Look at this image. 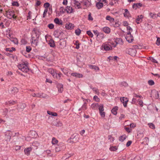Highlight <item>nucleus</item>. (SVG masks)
<instances>
[{
    "mask_svg": "<svg viewBox=\"0 0 160 160\" xmlns=\"http://www.w3.org/2000/svg\"><path fill=\"white\" fill-rule=\"evenodd\" d=\"M100 114L102 117L104 118L105 117V112L103 111H100L99 112Z\"/></svg>",
    "mask_w": 160,
    "mask_h": 160,
    "instance_id": "nucleus-49",
    "label": "nucleus"
},
{
    "mask_svg": "<svg viewBox=\"0 0 160 160\" xmlns=\"http://www.w3.org/2000/svg\"><path fill=\"white\" fill-rule=\"evenodd\" d=\"M18 88L16 87H14L12 88L10 91H9V93L10 94H15L18 92Z\"/></svg>",
    "mask_w": 160,
    "mask_h": 160,
    "instance_id": "nucleus-13",
    "label": "nucleus"
},
{
    "mask_svg": "<svg viewBox=\"0 0 160 160\" xmlns=\"http://www.w3.org/2000/svg\"><path fill=\"white\" fill-rule=\"evenodd\" d=\"M62 75V74L61 73H59L57 74V76H55V78H56L57 79H60Z\"/></svg>",
    "mask_w": 160,
    "mask_h": 160,
    "instance_id": "nucleus-52",
    "label": "nucleus"
},
{
    "mask_svg": "<svg viewBox=\"0 0 160 160\" xmlns=\"http://www.w3.org/2000/svg\"><path fill=\"white\" fill-rule=\"evenodd\" d=\"M98 106V103H93L92 104L91 107L93 109L95 110L96 109L95 108H97Z\"/></svg>",
    "mask_w": 160,
    "mask_h": 160,
    "instance_id": "nucleus-39",
    "label": "nucleus"
},
{
    "mask_svg": "<svg viewBox=\"0 0 160 160\" xmlns=\"http://www.w3.org/2000/svg\"><path fill=\"white\" fill-rule=\"evenodd\" d=\"M89 67L90 68L94 69L95 71H98L99 70L98 67L95 65H89Z\"/></svg>",
    "mask_w": 160,
    "mask_h": 160,
    "instance_id": "nucleus-23",
    "label": "nucleus"
},
{
    "mask_svg": "<svg viewBox=\"0 0 160 160\" xmlns=\"http://www.w3.org/2000/svg\"><path fill=\"white\" fill-rule=\"evenodd\" d=\"M98 109L99 110V112L100 111H104V107L103 105L102 104H100L98 106Z\"/></svg>",
    "mask_w": 160,
    "mask_h": 160,
    "instance_id": "nucleus-38",
    "label": "nucleus"
},
{
    "mask_svg": "<svg viewBox=\"0 0 160 160\" xmlns=\"http://www.w3.org/2000/svg\"><path fill=\"white\" fill-rule=\"evenodd\" d=\"M26 106L25 104L22 103L20 105V108L22 109H23L26 107Z\"/></svg>",
    "mask_w": 160,
    "mask_h": 160,
    "instance_id": "nucleus-63",
    "label": "nucleus"
},
{
    "mask_svg": "<svg viewBox=\"0 0 160 160\" xmlns=\"http://www.w3.org/2000/svg\"><path fill=\"white\" fill-rule=\"evenodd\" d=\"M110 150L111 151H115L117 150V147L116 146L111 147L109 148Z\"/></svg>",
    "mask_w": 160,
    "mask_h": 160,
    "instance_id": "nucleus-53",
    "label": "nucleus"
},
{
    "mask_svg": "<svg viewBox=\"0 0 160 160\" xmlns=\"http://www.w3.org/2000/svg\"><path fill=\"white\" fill-rule=\"evenodd\" d=\"M149 58L150 60H151L152 62L157 63L158 62L156 61V60L153 57H149Z\"/></svg>",
    "mask_w": 160,
    "mask_h": 160,
    "instance_id": "nucleus-48",
    "label": "nucleus"
},
{
    "mask_svg": "<svg viewBox=\"0 0 160 160\" xmlns=\"http://www.w3.org/2000/svg\"><path fill=\"white\" fill-rule=\"evenodd\" d=\"M116 43V45L114 46H113V47H115L118 44H119L120 45H123V42L122 41V39L119 38H116L115 40V41Z\"/></svg>",
    "mask_w": 160,
    "mask_h": 160,
    "instance_id": "nucleus-5",
    "label": "nucleus"
},
{
    "mask_svg": "<svg viewBox=\"0 0 160 160\" xmlns=\"http://www.w3.org/2000/svg\"><path fill=\"white\" fill-rule=\"evenodd\" d=\"M86 104V103L84 102V104L83 105L81 108H82L84 110H85L87 109V106Z\"/></svg>",
    "mask_w": 160,
    "mask_h": 160,
    "instance_id": "nucleus-62",
    "label": "nucleus"
},
{
    "mask_svg": "<svg viewBox=\"0 0 160 160\" xmlns=\"http://www.w3.org/2000/svg\"><path fill=\"white\" fill-rule=\"evenodd\" d=\"M103 30L104 32L106 33H108L110 32V29L107 27H105L103 28Z\"/></svg>",
    "mask_w": 160,
    "mask_h": 160,
    "instance_id": "nucleus-33",
    "label": "nucleus"
},
{
    "mask_svg": "<svg viewBox=\"0 0 160 160\" xmlns=\"http://www.w3.org/2000/svg\"><path fill=\"white\" fill-rule=\"evenodd\" d=\"M71 75L76 78H81L83 77V75L80 73L77 72H72L71 73Z\"/></svg>",
    "mask_w": 160,
    "mask_h": 160,
    "instance_id": "nucleus-12",
    "label": "nucleus"
},
{
    "mask_svg": "<svg viewBox=\"0 0 160 160\" xmlns=\"http://www.w3.org/2000/svg\"><path fill=\"white\" fill-rule=\"evenodd\" d=\"M48 71L52 75L54 78H55V76H57V73L55 70L52 68H50L48 69Z\"/></svg>",
    "mask_w": 160,
    "mask_h": 160,
    "instance_id": "nucleus-9",
    "label": "nucleus"
},
{
    "mask_svg": "<svg viewBox=\"0 0 160 160\" xmlns=\"http://www.w3.org/2000/svg\"><path fill=\"white\" fill-rule=\"evenodd\" d=\"M50 6V4L48 2H46L44 4L43 6L45 8H48Z\"/></svg>",
    "mask_w": 160,
    "mask_h": 160,
    "instance_id": "nucleus-47",
    "label": "nucleus"
},
{
    "mask_svg": "<svg viewBox=\"0 0 160 160\" xmlns=\"http://www.w3.org/2000/svg\"><path fill=\"white\" fill-rule=\"evenodd\" d=\"M144 142L145 141L147 144H148V143L149 142V138L147 137H145L144 139Z\"/></svg>",
    "mask_w": 160,
    "mask_h": 160,
    "instance_id": "nucleus-59",
    "label": "nucleus"
},
{
    "mask_svg": "<svg viewBox=\"0 0 160 160\" xmlns=\"http://www.w3.org/2000/svg\"><path fill=\"white\" fill-rule=\"evenodd\" d=\"M51 124L57 127L61 126L62 125V123L61 122L56 120L54 121L53 123H52Z\"/></svg>",
    "mask_w": 160,
    "mask_h": 160,
    "instance_id": "nucleus-16",
    "label": "nucleus"
},
{
    "mask_svg": "<svg viewBox=\"0 0 160 160\" xmlns=\"http://www.w3.org/2000/svg\"><path fill=\"white\" fill-rule=\"evenodd\" d=\"M127 41L129 43H131L132 42L133 40V38L131 35H130L127 36L125 37Z\"/></svg>",
    "mask_w": 160,
    "mask_h": 160,
    "instance_id": "nucleus-15",
    "label": "nucleus"
},
{
    "mask_svg": "<svg viewBox=\"0 0 160 160\" xmlns=\"http://www.w3.org/2000/svg\"><path fill=\"white\" fill-rule=\"evenodd\" d=\"M93 99L96 102H98L99 101V98L97 96H95L93 97Z\"/></svg>",
    "mask_w": 160,
    "mask_h": 160,
    "instance_id": "nucleus-50",
    "label": "nucleus"
},
{
    "mask_svg": "<svg viewBox=\"0 0 160 160\" xmlns=\"http://www.w3.org/2000/svg\"><path fill=\"white\" fill-rule=\"evenodd\" d=\"M41 3V2L40 1H37L35 4V6H39Z\"/></svg>",
    "mask_w": 160,
    "mask_h": 160,
    "instance_id": "nucleus-64",
    "label": "nucleus"
},
{
    "mask_svg": "<svg viewBox=\"0 0 160 160\" xmlns=\"http://www.w3.org/2000/svg\"><path fill=\"white\" fill-rule=\"evenodd\" d=\"M28 64L25 63L24 62L19 64L18 67L20 70L23 72H27L29 71V68L28 66Z\"/></svg>",
    "mask_w": 160,
    "mask_h": 160,
    "instance_id": "nucleus-2",
    "label": "nucleus"
},
{
    "mask_svg": "<svg viewBox=\"0 0 160 160\" xmlns=\"http://www.w3.org/2000/svg\"><path fill=\"white\" fill-rule=\"evenodd\" d=\"M47 112L48 114L51 115L52 116H57L58 115L57 113L56 112H53L48 111Z\"/></svg>",
    "mask_w": 160,
    "mask_h": 160,
    "instance_id": "nucleus-34",
    "label": "nucleus"
},
{
    "mask_svg": "<svg viewBox=\"0 0 160 160\" xmlns=\"http://www.w3.org/2000/svg\"><path fill=\"white\" fill-rule=\"evenodd\" d=\"M57 87L58 89V92L60 93H62L63 90V85L58 83L57 84Z\"/></svg>",
    "mask_w": 160,
    "mask_h": 160,
    "instance_id": "nucleus-10",
    "label": "nucleus"
},
{
    "mask_svg": "<svg viewBox=\"0 0 160 160\" xmlns=\"http://www.w3.org/2000/svg\"><path fill=\"white\" fill-rule=\"evenodd\" d=\"M65 27L66 28L69 29H72L74 27V25L71 23H67Z\"/></svg>",
    "mask_w": 160,
    "mask_h": 160,
    "instance_id": "nucleus-19",
    "label": "nucleus"
},
{
    "mask_svg": "<svg viewBox=\"0 0 160 160\" xmlns=\"http://www.w3.org/2000/svg\"><path fill=\"white\" fill-rule=\"evenodd\" d=\"M91 4L90 0H85L84 2V4L86 7H89Z\"/></svg>",
    "mask_w": 160,
    "mask_h": 160,
    "instance_id": "nucleus-30",
    "label": "nucleus"
},
{
    "mask_svg": "<svg viewBox=\"0 0 160 160\" xmlns=\"http://www.w3.org/2000/svg\"><path fill=\"white\" fill-rule=\"evenodd\" d=\"M68 13H71L73 12V8L70 6H67L65 9Z\"/></svg>",
    "mask_w": 160,
    "mask_h": 160,
    "instance_id": "nucleus-17",
    "label": "nucleus"
},
{
    "mask_svg": "<svg viewBox=\"0 0 160 160\" xmlns=\"http://www.w3.org/2000/svg\"><path fill=\"white\" fill-rule=\"evenodd\" d=\"M106 19L109 20L111 22H113L114 21V18H111L109 16H107L106 17Z\"/></svg>",
    "mask_w": 160,
    "mask_h": 160,
    "instance_id": "nucleus-35",
    "label": "nucleus"
},
{
    "mask_svg": "<svg viewBox=\"0 0 160 160\" xmlns=\"http://www.w3.org/2000/svg\"><path fill=\"white\" fill-rule=\"evenodd\" d=\"M54 25L52 23H50L48 25V27L50 29H52L54 28Z\"/></svg>",
    "mask_w": 160,
    "mask_h": 160,
    "instance_id": "nucleus-55",
    "label": "nucleus"
},
{
    "mask_svg": "<svg viewBox=\"0 0 160 160\" xmlns=\"http://www.w3.org/2000/svg\"><path fill=\"white\" fill-rule=\"evenodd\" d=\"M104 49L106 51H108L112 49V47L110 45L105 44L102 46Z\"/></svg>",
    "mask_w": 160,
    "mask_h": 160,
    "instance_id": "nucleus-18",
    "label": "nucleus"
},
{
    "mask_svg": "<svg viewBox=\"0 0 160 160\" xmlns=\"http://www.w3.org/2000/svg\"><path fill=\"white\" fill-rule=\"evenodd\" d=\"M49 44L50 46L52 47H54L55 46V44L54 43V41L52 40H51L49 42Z\"/></svg>",
    "mask_w": 160,
    "mask_h": 160,
    "instance_id": "nucleus-36",
    "label": "nucleus"
},
{
    "mask_svg": "<svg viewBox=\"0 0 160 160\" xmlns=\"http://www.w3.org/2000/svg\"><path fill=\"white\" fill-rule=\"evenodd\" d=\"M148 83L149 85L152 86L154 84V82L152 80H150L148 81Z\"/></svg>",
    "mask_w": 160,
    "mask_h": 160,
    "instance_id": "nucleus-43",
    "label": "nucleus"
},
{
    "mask_svg": "<svg viewBox=\"0 0 160 160\" xmlns=\"http://www.w3.org/2000/svg\"><path fill=\"white\" fill-rule=\"evenodd\" d=\"M87 34H88V36H89L91 38H92L93 36V34L90 30L87 31Z\"/></svg>",
    "mask_w": 160,
    "mask_h": 160,
    "instance_id": "nucleus-45",
    "label": "nucleus"
},
{
    "mask_svg": "<svg viewBox=\"0 0 160 160\" xmlns=\"http://www.w3.org/2000/svg\"><path fill=\"white\" fill-rule=\"evenodd\" d=\"M60 45L61 46V48H63L66 46V40L62 39L60 40Z\"/></svg>",
    "mask_w": 160,
    "mask_h": 160,
    "instance_id": "nucleus-14",
    "label": "nucleus"
},
{
    "mask_svg": "<svg viewBox=\"0 0 160 160\" xmlns=\"http://www.w3.org/2000/svg\"><path fill=\"white\" fill-rule=\"evenodd\" d=\"M96 6L98 9H101L103 6V3L99 2L96 3Z\"/></svg>",
    "mask_w": 160,
    "mask_h": 160,
    "instance_id": "nucleus-22",
    "label": "nucleus"
},
{
    "mask_svg": "<svg viewBox=\"0 0 160 160\" xmlns=\"http://www.w3.org/2000/svg\"><path fill=\"white\" fill-rule=\"evenodd\" d=\"M156 43L157 45L159 46L160 45V38H158L156 41Z\"/></svg>",
    "mask_w": 160,
    "mask_h": 160,
    "instance_id": "nucleus-57",
    "label": "nucleus"
},
{
    "mask_svg": "<svg viewBox=\"0 0 160 160\" xmlns=\"http://www.w3.org/2000/svg\"><path fill=\"white\" fill-rule=\"evenodd\" d=\"M32 48H31L29 46H27L26 47V51L29 52L31 50Z\"/></svg>",
    "mask_w": 160,
    "mask_h": 160,
    "instance_id": "nucleus-51",
    "label": "nucleus"
},
{
    "mask_svg": "<svg viewBox=\"0 0 160 160\" xmlns=\"http://www.w3.org/2000/svg\"><path fill=\"white\" fill-rule=\"evenodd\" d=\"M142 6V4L141 3H134L132 6V8H135V9H136L137 8H139V7H141Z\"/></svg>",
    "mask_w": 160,
    "mask_h": 160,
    "instance_id": "nucleus-29",
    "label": "nucleus"
},
{
    "mask_svg": "<svg viewBox=\"0 0 160 160\" xmlns=\"http://www.w3.org/2000/svg\"><path fill=\"white\" fill-rule=\"evenodd\" d=\"M16 101L10 100L5 102V104L6 105H8V104L11 105H14L17 103Z\"/></svg>",
    "mask_w": 160,
    "mask_h": 160,
    "instance_id": "nucleus-28",
    "label": "nucleus"
},
{
    "mask_svg": "<svg viewBox=\"0 0 160 160\" xmlns=\"http://www.w3.org/2000/svg\"><path fill=\"white\" fill-rule=\"evenodd\" d=\"M128 51L129 54L132 56H135L137 52L136 50L133 48H129Z\"/></svg>",
    "mask_w": 160,
    "mask_h": 160,
    "instance_id": "nucleus-6",
    "label": "nucleus"
},
{
    "mask_svg": "<svg viewBox=\"0 0 160 160\" xmlns=\"http://www.w3.org/2000/svg\"><path fill=\"white\" fill-rule=\"evenodd\" d=\"M11 41L13 42L14 43L16 44H18V40L16 38H10Z\"/></svg>",
    "mask_w": 160,
    "mask_h": 160,
    "instance_id": "nucleus-24",
    "label": "nucleus"
},
{
    "mask_svg": "<svg viewBox=\"0 0 160 160\" xmlns=\"http://www.w3.org/2000/svg\"><path fill=\"white\" fill-rule=\"evenodd\" d=\"M118 107L117 106L114 107L111 110L112 113L114 115H116L117 114V111Z\"/></svg>",
    "mask_w": 160,
    "mask_h": 160,
    "instance_id": "nucleus-26",
    "label": "nucleus"
},
{
    "mask_svg": "<svg viewBox=\"0 0 160 160\" xmlns=\"http://www.w3.org/2000/svg\"><path fill=\"white\" fill-rule=\"evenodd\" d=\"M81 32V30L79 29H78L75 31V33L78 36L79 35Z\"/></svg>",
    "mask_w": 160,
    "mask_h": 160,
    "instance_id": "nucleus-42",
    "label": "nucleus"
},
{
    "mask_svg": "<svg viewBox=\"0 0 160 160\" xmlns=\"http://www.w3.org/2000/svg\"><path fill=\"white\" fill-rule=\"evenodd\" d=\"M43 93H39L37 94V98H41L42 97L43 98H47L48 97L47 95H45L44 96L43 95Z\"/></svg>",
    "mask_w": 160,
    "mask_h": 160,
    "instance_id": "nucleus-27",
    "label": "nucleus"
},
{
    "mask_svg": "<svg viewBox=\"0 0 160 160\" xmlns=\"http://www.w3.org/2000/svg\"><path fill=\"white\" fill-rule=\"evenodd\" d=\"M54 22L57 24L62 25V22L61 20H59L58 18H56L54 20Z\"/></svg>",
    "mask_w": 160,
    "mask_h": 160,
    "instance_id": "nucleus-20",
    "label": "nucleus"
},
{
    "mask_svg": "<svg viewBox=\"0 0 160 160\" xmlns=\"http://www.w3.org/2000/svg\"><path fill=\"white\" fill-rule=\"evenodd\" d=\"M55 150L57 152H58L60 151V148L58 145H56L55 147Z\"/></svg>",
    "mask_w": 160,
    "mask_h": 160,
    "instance_id": "nucleus-56",
    "label": "nucleus"
},
{
    "mask_svg": "<svg viewBox=\"0 0 160 160\" xmlns=\"http://www.w3.org/2000/svg\"><path fill=\"white\" fill-rule=\"evenodd\" d=\"M121 102L123 103V105L125 107L127 106V102H128V100L126 98L122 97L120 99Z\"/></svg>",
    "mask_w": 160,
    "mask_h": 160,
    "instance_id": "nucleus-7",
    "label": "nucleus"
},
{
    "mask_svg": "<svg viewBox=\"0 0 160 160\" xmlns=\"http://www.w3.org/2000/svg\"><path fill=\"white\" fill-rule=\"evenodd\" d=\"M74 4L77 6V7L78 8H80L81 7H80V3L78 2V1H77L76 0H75L74 1Z\"/></svg>",
    "mask_w": 160,
    "mask_h": 160,
    "instance_id": "nucleus-40",
    "label": "nucleus"
},
{
    "mask_svg": "<svg viewBox=\"0 0 160 160\" xmlns=\"http://www.w3.org/2000/svg\"><path fill=\"white\" fill-rule=\"evenodd\" d=\"M32 149L31 148H25L24 151L25 154L28 155H29L30 151L32 150Z\"/></svg>",
    "mask_w": 160,
    "mask_h": 160,
    "instance_id": "nucleus-25",
    "label": "nucleus"
},
{
    "mask_svg": "<svg viewBox=\"0 0 160 160\" xmlns=\"http://www.w3.org/2000/svg\"><path fill=\"white\" fill-rule=\"evenodd\" d=\"M138 104L140 105V106L142 107L143 106V102L142 100H138Z\"/></svg>",
    "mask_w": 160,
    "mask_h": 160,
    "instance_id": "nucleus-60",
    "label": "nucleus"
},
{
    "mask_svg": "<svg viewBox=\"0 0 160 160\" xmlns=\"http://www.w3.org/2000/svg\"><path fill=\"white\" fill-rule=\"evenodd\" d=\"M137 100L135 98H133L132 99V103L133 104H136Z\"/></svg>",
    "mask_w": 160,
    "mask_h": 160,
    "instance_id": "nucleus-61",
    "label": "nucleus"
},
{
    "mask_svg": "<svg viewBox=\"0 0 160 160\" xmlns=\"http://www.w3.org/2000/svg\"><path fill=\"white\" fill-rule=\"evenodd\" d=\"M149 16H150V18L153 19H155L157 18V14L152 12H150L149 13Z\"/></svg>",
    "mask_w": 160,
    "mask_h": 160,
    "instance_id": "nucleus-31",
    "label": "nucleus"
},
{
    "mask_svg": "<svg viewBox=\"0 0 160 160\" xmlns=\"http://www.w3.org/2000/svg\"><path fill=\"white\" fill-rule=\"evenodd\" d=\"M126 137H127L125 135L121 136L119 137V140L121 142H123L126 138Z\"/></svg>",
    "mask_w": 160,
    "mask_h": 160,
    "instance_id": "nucleus-32",
    "label": "nucleus"
},
{
    "mask_svg": "<svg viewBox=\"0 0 160 160\" xmlns=\"http://www.w3.org/2000/svg\"><path fill=\"white\" fill-rule=\"evenodd\" d=\"M12 135V132L10 130H8L5 132V135L7 137V140H10L11 138V136Z\"/></svg>",
    "mask_w": 160,
    "mask_h": 160,
    "instance_id": "nucleus-11",
    "label": "nucleus"
},
{
    "mask_svg": "<svg viewBox=\"0 0 160 160\" xmlns=\"http://www.w3.org/2000/svg\"><path fill=\"white\" fill-rule=\"evenodd\" d=\"M40 34V32L37 28H34L33 29L31 42L33 46L35 47L38 45V39Z\"/></svg>",
    "mask_w": 160,
    "mask_h": 160,
    "instance_id": "nucleus-1",
    "label": "nucleus"
},
{
    "mask_svg": "<svg viewBox=\"0 0 160 160\" xmlns=\"http://www.w3.org/2000/svg\"><path fill=\"white\" fill-rule=\"evenodd\" d=\"M72 138V141H71L70 140H68L67 142L70 143H72L74 142H76L78 141V137L76 136H74V135H72L71 136Z\"/></svg>",
    "mask_w": 160,
    "mask_h": 160,
    "instance_id": "nucleus-8",
    "label": "nucleus"
},
{
    "mask_svg": "<svg viewBox=\"0 0 160 160\" xmlns=\"http://www.w3.org/2000/svg\"><path fill=\"white\" fill-rule=\"evenodd\" d=\"M151 97H153L155 99H158L160 100V92H158L156 90L152 91L151 92Z\"/></svg>",
    "mask_w": 160,
    "mask_h": 160,
    "instance_id": "nucleus-4",
    "label": "nucleus"
},
{
    "mask_svg": "<svg viewBox=\"0 0 160 160\" xmlns=\"http://www.w3.org/2000/svg\"><path fill=\"white\" fill-rule=\"evenodd\" d=\"M143 18V16L141 15L140 16H138V18H136V21L137 23L138 24L139 23V22H141L142 19Z\"/></svg>",
    "mask_w": 160,
    "mask_h": 160,
    "instance_id": "nucleus-21",
    "label": "nucleus"
},
{
    "mask_svg": "<svg viewBox=\"0 0 160 160\" xmlns=\"http://www.w3.org/2000/svg\"><path fill=\"white\" fill-rule=\"evenodd\" d=\"M129 13L128 9H125V12L124 13V16L125 17H128L129 16Z\"/></svg>",
    "mask_w": 160,
    "mask_h": 160,
    "instance_id": "nucleus-37",
    "label": "nucleus"
},
{
    "mask_svg": "<svg viewBox=\"0 0 160 160\" xmlns=\"http://www.w3.org/2000/svg\"><path fill=\"white\" fill-rule=\"evenodd\" d=\"M6 14L7 17L10 19L13 18L15 19L17 18L16 16H15L14 13V12L12 10H8L6 11Z\"/></svg>",
    "mask_w": 160,
    "mask_h": 160,
    "instance_id": "nucleus-3",
    "label": "nucleus"
},
{
    "mask_svg": "<svg viewBox=\"0 0 160 160\" xmlns=\"http://www.w3.org/2000/svg\"><path fill=\"white\" fill-rule=\"evenodd\" d=\"M148 125L149 126V127L152 129H155V126L154 124L152 123H148Z\"/></svg>",
    "mask_w": 160,
    "mask_h": 160,
    "instance_id": "nucleus-44",
    "label": "nucleus"
},
{
    "mask_svg": "<svg viewBox=\"0 0 160 160\" xmlns=\"http://www.w3.org/2000/svg\"><path fill=\"white\" fill-rule=\"evenodd\" d=\"M58 141L55 138H53L52 140V143L55 144L58 142Z\"/></svg>",
    "mask_w": 160,
    "mask_h": 160,
    "instance_id": "nucleus-41",
    "label": "nucleus"
},
{
    "mask_svg": "<svg viewBox=\"0 0 160 160\" xmlns=\"http://www.w3.org/2000/svg\"><path fill=\"white\" fill-rule=\"evenodd\" d=\"M12 5L13 6H19V4L17 2H14L12 3Z\"/></svg>",
    "mask_w": 160,
    "mask_h": 160,
    "instance_id": "nucleus-58",
    "label": "nucleus"
},
{
    "mask_svg": "<svg viewBox=\"0 0 160 160\" xmlns=\"http://www.w3.org/2000/svg\"><path fill=\"white\" fill-rule=\"evenodd\" d=\"M75 44L76 45V48L78 49L79 48V43L78 41H76Z\"/></svg>",
    "mask_w": 160,
    "mask_h": 160,
    "instance_id": "nucleus-46",
    "label": "nucleus"
},
{
    "mask_svg": "<svg viewBox=\"0 0 160 160\" xmlns=\"http://www.w3.org/2000/svg\"><path fill=\"white\" fill-rule=\"evenodd\" d=\"M88 20L91 21H92L93 20L92 17L91 16V13L90 12H89L88 15Z\"/></svg>",
    "mask_w": 160,
    "mask_h": 160,
    "instance_id": "nucleus-54",
    "label": "nucleus"
}]
</instances>
